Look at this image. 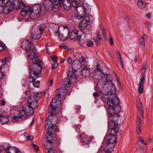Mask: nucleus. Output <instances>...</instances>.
Instances as JSON below:
<instances>
[{
    "label": "nucleus",
    "mask_w": 153,
    "mask_h": 153,
    "mask_svg": "<svg viewBox=\"0 0 153 153\" xmlns=\"http://www.w3.org/2000/svg\"><path fill=\"white\" fill-rule=\"evenodd\" d=\"M21 47L25 49L27 53V57L32 59L33 64L31 65L32 68L30 71L29 77L28 78V81L30 82H32L33 86H34V82L38 77L40 76L39 75L42 71V61L36 57L38 56V53L35 50L34 45H31L28 40L23 41Z\"/></svg>",
    "instance_id": "obj_1"
},
{
    "label": "nucleus",
    "mask_w": 153,
    "mask_h": 153,
    "mask_svg": "<svg viewBox=\"0 0 153 153\" xmlns=\"http://www.w3.org/2000/svg\"><path fill=\"white\" fill-rule=\"evenodd\" d=\"M111 76L109 74L104 76L105 79L104 83V87L108 86L111 88L110 91L103 92V95L104 100L106 102L108 107V110L110 116L114 113L119 112L121 110V106L119 105L120 100L119 98L115 95L116 89L113 83L111 81Z\"/></svg>",
    "instance_id": "obj_2"
},
{
    "label": "nucleus",
    "mask_w": 153,
    "mask_h": 153,
    "mask_svg": "<svg viewBox=\"0 0 153 153\" xmlns=\"http://www.w3.org/2000/svg\"><path fill=\"white\" fill-rule=\"evenodd\" d=\"M61 102L56 97H54L52 100L48 108L49 115L46 120V125L45 128L48 130L47 133V138L50 139L53 137V135L57 131H59V129L55 124L57 121L56 116V109L57 107H60Z\"/></svg>",
    "instance_id": "obj_3"
},
{
    "label": "nucleus",
    "mask_w": 153,
    "mask_h": 153,
    "mask_svg": "<svg viewBox=\"0 0 153 153\" xmlns=\"http://www.w3.org/2000/svg\"><path fill=\"white\" fill-rule=\"evenodd\" d=\"M38 107V100H36L30 105H25L20 108L17 116L14 115L12 119L13 122L24 120L28 116H32L34 113L33 110Z\"/></svg>",
    "instance_id": "obj_4"
},
{
    "label": "nucleus",
    "mask_w": 153,
    "mask_h": 153,
    "mask_svg": "<svg viewBox=\"0 0 153 153\" xmlns=\"http://www.w3.org/2000/svg\"><path fill=\"white\" fill-rule=\"evenodd\" d=\"M75 10L80 19H83L85 17V19L80 22L79 25V28L84 34H88L89 30V29L87 27V26L91 25L92 22L90 20L89 16L86 13V9L82 6L78 5H76Z\"/></svg>",
    "instance_id": "obj_5"
},
{
    "label": "nucleus",
    "mask_w": 153,
    "mask_h": 153,
    "mask_svg": "<svg viewBox=\"0 0 153 153\" xmlns=\"http://www.w3.org/2000/svg\"><path fill=\"white\" fill-rule=\"evenodd\" d=\"M72 81L71 79L68 77L63 79V86L60 89L56 90V96L59 98H61L63 99H65L66 95H70V94H68L67 93V88L71 84Z\"/></svg>",
    "instance_id": "obj_6"
},
{
    "label": "nucleus",
    "mask_w": 153,
    "mask_h": 153,
    "mask_svg": "<svg viewBox=\"0 0 153 153\" xmlns=\"http://www.w3.org/2000/svg\"><path fill=\"white\" fill-rule=\"evenodd\" d=\"M80 139V142L83 145H87L90 144L91 140L93 139L92 136H88L85 132H83L79 135Z\"/></svg>",
    "instance_id": "obj_7"
},
{
    "label": "nucleus",
    "mask_w": 153,
    "mask_h": 153,
    "mask_svg": "<svg viewBox=\"0 0 153 153\" xmlns=\"http://www.w3.org/2000/svg\"><path fill=\"white\" fill-rule=\"evenodd\" d=\"M119 131L118 128H116L115 130H111V133L108 136V142L116 143L117 141V137L116 134Z\"/></svg>",
    "instance_id": "obj_8"
},
{
    "label": "nucleus",
    "mask_w": 153,
    "mask_h": 153,
    "mask_svg": "<svg viewBox=\"0 0 153 153\" xmlns=\"http://www.w3.org/2000/svg\"><path fill=\"white\" fill-rule=\"evenodd\" d=\"M14 6V3L10 1H6V4L4 6V13H7L11 12L13 10Z\"/></svg>",
    "instance_id": "obj_9"
},
{
    "label": "nucleus",
    "mask_w": 153,
    "mask_h": 153,
    "mask_svg": "<svg viewBox=\"0 0 153 153\" xmlns=\"http://www.w3.org/2000/svg\"><path fill=\"white\" fill-rule=\"evenodd\" d=\"M62 2H60V6L63 5L64 9L67 10H69L71 7V4L73 3L70 0H61Z\"/></svg>",
    "instance_id": "obj_10"
},
{
    "label": "nucleus",
    "mask_w": 153,
    "mask_h": 153,
    "mask_svg": "<svg viewBox=\"0 0 153 153\" xmlns=\"http://www.w3.org/2000/svg\"><path fill=\"white\" fill-rule=\"evenodd\" d=\"M53 138L48 139L44 143V145L45 147L48 150L53 149Z\"/></svg>",
    "instance_id": "obj_11"
},
{
    "label": "nucleus",
    "mask_w": 153,
    "mask_h": 153,
    "mask_svg": "<svg viewBox=\"0 0 153 153\" xmlns=\"http://www.w3.org/2000/svg\"><path fill=\"white\" fill-rule=\"evenodd\" d=\"M50 27L49 31L51 33L57 34L59 33V29L60 28V27L58 25L52 24L51 25Z\"/></svg>",
    "instance_id": "obj_12"
},
{
    "label": "nucleus",
    "mask_w": 153,
    "mask_h": 153,
    "mask_svg": "<svg viewBox=\"0 0 153 153\" xmlns=\"http://www.w3.org/2000/svg\"><path fill=\"white\" fill-rule=\"evenodd\" d=\"M78 31L76 29H74L72 31L70 35V38L71 40H79V37L80 36L78 35Z\"/></svg>",
    "instance_id": "obj_13"
},
{
    "label": "nucleus",
    "mask_w": 153,
    "mask_h": 153,
    "mask_svg": "<svg viewBox=\"0 0 153 153\" xmlns=\"http://www.w3.org/2000/svg\"><path fill=\"white\" fill-rule=\"evenodd\" d=\"M115 146L114 144L113 143L109 142L107 143L105 148L106 152L110 153L112 152L114 150Z\"/></svg>",
    "instance_id": "obj_14"
},
{
    "label": "nucleus",
    "mask_w": 153,
    "mask_h": 153,
    "mask_svg": "<svg viewBox=\"0 0 153 153\" xmlns=\"http://www.w3.org/2000/svg\"><path fill=\"white\" fill-rule=\"evenodd\" d=\"M145 80V75H143L140 80L139 84L138 91L140 94H141L143 91V84Z\"/></svg>",
    "instance_id": "obj_15"
},
{
    "label": "nucleus",
    "mask_w": 153,
    "mask_h": 153,
    "mask_svg": "<svg viewBox=\"0 0 153 153\" xmlns=\"http://www.w3.org/2000/svg\"><path fill=\"white\" fill-rule=\"evenodd\" d=\"M36 14H39L41 11V6L40 4H36L33 5L30 9Z\"/></svg>",
    "instance_id": "obj_16"
},
{
    "label": "nucleus",
    "mask_w": 153,
    "mask_h": 153,
    "mask_svg": "<svg viewBox=\"0 0 153 153\" xmlns=\"http://www.w3.org/2000/svg\"><path fill=\"white\" fill-rule=\"evenodd\" d=\"M6 152V153H22L21 151L16 147L12 148L7 146Z\"/></svg>",
    "instance_id": "obj_17"
},
{
    "label": "nucleus",
    "mask_w": 153,
    "mask_h": 153,
    "mask_svg": "<svg viewBox=\"0 0 153 153\" xmlns=\"http://www.w3.org/2000/svg\"><path fill=\"white\" fill-rule=\"evenodd\" d=\"M108 126L111 130H115L117 128H118L117 127L118 123L117 121H114L113 120H111L110 122L108 121Z\"/></svg>",
    "instance_id": "obj_18"
},
{
    "label": "nucleus",
    "mask_w": 153,
    "mask_h": 153,
    "mask_svg": "<svg viewBox=\"0 0 153 153\" xmlns=\"http://www.w3.org/2000/svg\"><path fill=\"white\" fill-rule=\"evenodd\" d=\"M141 123V119L140 117L138 116L137 117V127L136 128V132L138 134H140L141 132V127L140 126V124Z\"/></svg>",
    "instance_id": "obj_19"
},
{
    "label": "nucleus",
    "mask_w": 153,
    "mask_h": 153,
    "mask_svg": "<svg viewBox=\"0 0 153 153\" xmlns=\"http://www.w3.org/2000/svg\"><path fill=\"white\" fill-rule=\"evenodd\" d=\"M137 4L138 7L141 9L146 10L147 9L146 3L144 1L141 0L139 1Z\"/></svg>",
    "instance_id": "obj_20"
},
{
    "label": "nucleus",
    "mask_w": 153,
    "mask_h": 153,
    "mask_svg": "<svg viewBox=\"0 0 153 153\" xmlns=\"http://www.w3.org/2000/svg\"><path fill=\"white\" fill-rule=\"evenodd\" d=\"M11 58L8 57L6 58H3L2 60H0V65L3 67L5 65L9 66L10 64L9 62L11 61Z\"/></svg>",
    "instance_id": "obj_21"
},
{
    "label": "nucleus",
    "mask_w": 153,
    "mask_h": 153,
    "mask_svg": "<svg viewBox=\"0 0 153 153\" xmlns=\"http://www.w3.org/2000/svg\"><path fill=\"white\" fill-rule=\"evenodd\" d=\"M0 121L2 122L1 123L2 125L8 123L9 121V117L8 115L0 114Z\"/></svg>",
    "instance_id": "obj_22"
},
{
    "label": "nucleus",
    "mask_w": 153,
    "mask_h": 153,
    "mask_svg": "<svg viewBox=\"0 0 153 153\" xmlns=\"http://www.w3.org/2000/svg\"><path fill=\"white\" fill-rule=\"evenodd\" d=\"M78 60L79 62V63L80 64V66L82 68H86L85 66H87L88 63L85 61V59L84 56H82Z\"/></svg>",
    "instance_id": "obj_23"
},
{
    "label": "nucleus",
    "mask_w": 153,
    "mask_h": 153,
    "mask_svg": "<svg viewBox=\"0 0 153 153\" xmlns=\"http://www.w3.org/2000/svg\"><path fill=\"white\" fill-rule=\"evenodd\" d=\"M137 105L138 110L139 111V112L140 113V115H141V117L143 119L144 114L143 110V107L142 106V103L140 101H138V102H137Z\"/></svg>",
    "instance_id": "obj_24"
},
{
    "label": "nucleus",
    "mask_w": 153,
    "mask_h": 153,
    "mask_svg": "<svg viewBox=\"0 0 153 153\" xmlns=\"http://www.w3.org/2000/svg\"><path fill=\"white\" fill-rule=\"evenodd\" d=\"M147 41V36L145 34H144L143 36L141 37L140 39V45L141 46L144 48L145 47V42Z\"/></svg>",
    "instance_id": "obj_25"
},
{
    "label": "nucleus",
    "mask_w": 153,
    "mask_h": 153,
    "mask_svg": "<svg viewBox=\"0 0 153 153\" xmlns=\"http://www.w3.org/2000/svg\"><path fill=\"white\" fill-rule=\"evenodd\" d=\"M58 35L59 38L60 40L62 41H65L68 38V34H67L66 32H64L63 33H59Z\"/></svg>",
    "instance_id": "obj_26"
},
{
    "label": "nucleus",
    "mask_w": 153,
    "mask_h": 153,
    "mask_svg": "<svg viewBox=\"0 0 153 153\" xmlns=\"http://www.w3.org/2000/svg\"><path fill=\"white\" fill-rule=\"evenodd\" d=\"M30 7L29 6H24L23 9H22L21 15L23 16H25L27 15L29 11L30 10Z\"/></svg>",
    "instance_id": "obj_27"
},
{
    "label": "nucleus",
    "mask_w": 153,
    "mask_h": 153,
    "mask_svg": "<svg viewBox=\"0 0 153 153\" xmlns=\"http://www.w3.org/2000/svg\"><path fill=\"white\" fill-rule=\"evenodd\" d=\"M68 77L72 79H76V76L75 74V71H73L72 70H69L67 72Z\"/></svg>",
    "instance_id": "obj_28"
},
{
    "label": "nucleus",
    "mask_w": 153,
    "mask_h": 153,
    "mask_svg": "<svg viewBox=\"0 0 153 153\" xmlns=\"http://www.w3.org/2000/svg\"><path fill=\"white\" fill-rule=\"evenodd\" d=\"M85 68H82V74L85 76H89L90 75V71L88 69L87 66H85Z\"/></svg>",
    "instance_id": "obj_29"
},
{
    "label": "nucleus",
    "mask_w": 153,
    "mask_h": 153,
    "mask_svg": "<svg viewBox=\"0 0 153 153\" xmlns=\"http://www.w3.org/2000/svg\"><path fill=\"white\" fill-rule=\"evenodd\" d=\"M80 65L79 62L78 60H75L72 62V67L73 69L76 70Z\"/></svg>",
    "instance_id": "obj_30"
},
{
    "label": "nucleus",
    "mask_w": 153,
    "mask_h": 153,
    "mask_svg": "<svg viewBox=\"0 0 153 153\" xmlns=\"http://www.w3.org/2000/svg\"><path fill=\"white\" fill-rule=\"evenodd\" d=\"M82 35L84 36L83 34H82L79 37V40H77V41L79 42V44L80 45H82L83 44L85 43L87 41V39L85 37H82Z\"/></svg>",
    "instance_id": "obj_31"
},
{
    "label": "nucleus",
    "mask_w": 153,
    "mask_h": 153,
    "mask_svg": "<svg viewBox=\"0 0 153 153\" xmlns=\"http://www.w3.org/2000/svg\"><path fill=\"white\" fill-rule=\"evenodd\" d=\"M29 15L31 19H35L38 17V14H36L34 12L30 10Z\"/></svg>",
    "instance_id": "obj_32"
},
{
    "label": "nucleus",
    "mask_w": 153,
    "mask_h": 153,
    "mask_svg": "<svg viewBox=\"0 0 153 153\" xmlns=\"http://www.w3.org/2000/svg\"><path fill=\"white\" fill-rule=\"evenodd\" d=\"M43 27H40L39 28V31L40 32V34H39V36L38 37H36V35L34 34L33 35V34H32L31 35V38L32 39H39V38L42 35V32L43 31Z\"/></svg>",
    "instance_id": "obj_33"
},
{
    "label": "nucleus",
    "mask_w": 153,
    "mask_h": 153,
    "mask_svg": "<svg viewBox=\"0 0 153 153\" xmlns=\"http://www.w3.org/2000/svg\"><path fill=\"white\" fill-rule=\"evenodd\" d=\"M49 1L51 2V3L54 5H57L59 4L60 2H62L61 0H49Z\"/></svg>",
    "instance_id": "obj_34"
},
{
    "label": "nucleus",
    "mask_w": 153,
    "mask_h": 153,
    "mask_svg": "<svg viewBox=\"0 0 153 153\" xmlns=\"http://www.w3.org/2000/svg\"><path fill=\"white\" fill-rule=\"evenodd\" d=\"M60 27V28H62L64 29V30H63L64 32H66L67 34H69V31L67 26H62Z\"/></svg>",
    "instance_id": "obj_35"
},
{
    "label": "nucleus",
    "mask_w": 153,
    "mask_h": 153,
    "mask_svg": "<svg viewBox=\"0 0 153 153\" xmlns=\"http://www.w3.org/2000/svg\"><path fill=\"white\" fill-rule=\"evenodd\" d=\"M93 96L95 97V100L94 101V102L95 103H96L99 99L98 94L97 92H95L93 94Z\"/></svg>",
    "instance_id": "obj_36"
},
{
    "label": "nucleus",
    "mask_w": 153,
    "mask_h": 153,
    "mask_svg": "<svg viewBox=\"0 0 153 153\" xmlns=\"http://www.w3.org/2000/svg\"><path fill=\"white\" fill-rule=\"evenodd\" d=\"M138 139L140 142L144 144L145 145H146L147 143L144 140L143 138L141 137H138Z\"/></svg>",
    "instance_id": "obj_37"
},
{
    "label": "nucleus",
    "mask_w": 153,
    "mask_h": 153,
    "mask_svg": "<svg viewBox=\"0 0 153 153\" xmlns=\"http://www.w3.org/2000/svg\"><path fill=\"white\" fill-rule=\"evenodd\" d=\"M33 94H35L36 97L40 98L42 96V92H36V93H34Z\"/></svg>",
    "instance_id": "obj_38"
},
{
    "label": "nucleus",
    "mask_w": 153,
    "mask_h": 153,
    "mask_svg": "<svg viewBox=\"0 0 153 153\" xmlns=\"http://www.w3.org/2000/svg\"><path fill=\"white\" fill-rule=\"evenodd\" d=\"M3 67L0 65V79L4 77V75L3 74V73L1 71Z\"/></svg>",
    "instance_id": "obj_39"
},
{
    "label": "nucleus",
    "mask_w": 153,
    "mask_h": 153,
    "mask_svg": "<svg viewBox=\"0 0 153 153\" xmlns=\"http://www.w3.org/2000/svg\"><path fill=\"white\" fill-rule=\"evenodd\" d=\"M86 45L89 47H92L93 45V42L92 41H89L87 42Z\"/></svg>",
    "instance_id": "obj_40"
},
{
    "label": "nucleus",
    "mask_w": 153,
    "mask_h": 153,
    "mask_svg": "<svg viewBox=\"0 0 153 153\" xmlns=\"http://www.w3.org/2000/svg\"><path fill=\"white\" fill-rule=\"evenodd\" d=\"M32 146L33 148L36 151H38L39 150V148L37 145L34 143H33L32 144Z\"/></svg>",
    "instance_id": "obj_41"
},
{
    "label": "nucleus",
    "mask_w": 153,
    "mask_h": 153,
    "mask_svg": "<svg viewBox=\"0 0 153 153\" xmlns=\"http://www.w3.org/2000/svg\"><path fill=\"white\" fill-rule=\"evenodd\" d=\"M58 66V63L57 62H55L52 65V68L53 69H55L57 68Z\"/></svg>",
    "instance_id": "obj_42"
},
{
    "label": "nucleus",
    "mask_w": 153,
    "mask_h": 153,
    "mask_svg": "<svg viewBox=\"0 0 153 153\" xmlns=\"http://www.w3.org/2000/svg\"><path fill=\"white\" fill-rule=\"evenodd\" d=\"M27 101L28 102V105H30L34 102L32 99L31 98V97H29Z\"/></svg>",
    "instance_id": "obj_43"
},
{
    "label": "nucleus",
    "mask_w": 153,
    "mask_h": 153,
    "mask_svg": "<svg viewBox=\"0 0 153 153\" xmlns=\"http://www.w3.org/2000/svg\"><path fill=\"white\" fill-rule=\"evenodd\" d=\"M51 58L54 62H57L58 59L57 57L56 56H51Z\"/></svg>",
    "instance_id": "obj_44"
},
{
    "label": "nucleus",
    "mask_w": 153,
    "mask_h": 153,
    "mask_svg": "<svg viewBox=\"0 0 153 153\" xmlns=\"http://www.w3.org/2000/svg\"><path fill=\"white\" fill-rule=\"evenodd\" d=\"M102 34L103 37L105 38L106 36V31L104 28H102Z\"/></svg>",
    "instance_id": "obj_45"
},
{
    "label": "nucleus",
    "mask_w": 153,
    "mask_h": 153,
    "mask_svg": "<svg viewBox=\"0 0 153 153\" xmlns=\"http://www.w3.org/2000/svg\"><path fill=\"white\" fill-rule=\"evenodd\" d=\"M146 69V67L145 66H143L142 67V68H141V70H140L141 72L142 76L143 75H144L143 74V73L145 71Z\"/></svg>",
    "instance_id": "obj_46"
},
{
    "label": "nucleus",
    "mask_w": 153,
    "mask_h": 153,
    "mask_svg": "<svg viewBox=\"0 0 153 153\" xmlns=\"http://www.w3.org/2000/svg\"><path fill=\"white\" fill-rule=\"evenodd\" d=\"M118 61L120 62V65L122 68H124V66H123V60H122V58H121L120 57V58L119 59V60H118Z\"/></svg>",
    "instance_id": "obj_47"
},
{
    "label": "nucleus",
    "mask_w": 153,
    "mask_h": 153,
    "mask_svg": "<svg viewBox=\"0 0 153 153\" xmlns=\"http://www.w3.org/2000/svg\"><path fill=\"white\" fill-rule=\"evenodd\" d=\"M117 57L118 59V60H119L120 58V57L122 58L121 57L120 53L119 51H117L116 53Z\"/></svg>",
    "instance_id": "obj_48"
},
{
    "label": "nucleus",
    "mask_w": 153,
    "mask_h": 153,
    "mask_svg": "<svg viewBox=\"0 0 153 153\" xmlns=\"http://www.w3.org/2000/svg\"><path fill=\"white\" fill-rule=\"evenodd\" d=\"M33 139V136L29 135L27 138H26L27 140L31 141Z\"/></svg>",
    "instance_id": "obj_49"
},
{
    "label": "nucleus",
    "mask_w": 153,
    "mask_h": 153,
    "mask_svg": "<svg viewBox=\"0 0 153 153\" xmlns=\"http://www.w3.org/2000/svg\"><path fill=\"white\" fill-rule=\"evenodd\" d=\"M72 2H74L76 4H79L80 2V0H70Z\"/></svg>",
    "instance_id": "obj_50"
},
{
    "label": "nucleus",
    "mask_w": 153,
    "mask_h": 153,
    "mask_svg": "<svg viewBox=\"0 0 153 153\" xmlns=\"http://www.w3.org/2000/svg\"><path fill=\"white\" fill-rule=\"evenodd\" d=\"M48 153H57V152L54 149H51L48 150Z\"/></svg>",
    "instance_id": "obj_51"
},
{
    "label": "nucleus",
    "mask_w": 153,
    "mask_h": 153,
    "mask_svg": "<svg viewBox=\"0 0 153 153\" xmlns=\"http://www.w3.org/2000/svg\"><path fill=\"white\" fill-rule=\"evenodd\" d=\"M4 46L1 44L0 43V51H2L4 50Z\"/></svg>",
    "instance_id": "obj_52"
},
{
    "label": "nucleus",
    "mask_w": 153,
    "mask_h": 153,
    "mask_svg": "<svg viewBox=\"0 0 153 153\" xmlns=\"http://www.w3.org/2000/svg\"><path fill=\"white\" fill-rule=\"evenodd\" d=\"M109 42H110V45L111 46H112L113 45V38L112 37H111L109 39Z\"/></svg>",
    "instance_id": "obj_53"
},
{
    "label": "nucleus",
    "mask_w": 153,
    "mask_h": 153,
    "mask_svg": "<svg viewBox=\"0 0 153 153\" xmlns=\"http://www.w3.org/2000/svg\"><path fill=\"white\" fill-rule=\"evenodd\" d=\"M53 80L52 79H50L49 80L48 82V85L49 86H51L52 85V83Z\"/></svg>",
    "instance_id": "obj_54"
},
{
    "label": "nucleus",
    "mask_w": 153,
    "mask_h": 153,
    "mask_svg": "<svg viewBox=\"0 0 153 153\" xmlns=\"http://www.w3.org/2000/svg\"><path fill=\"white\" fill-rule=\"evenodd\" d=\"M101 67L99 64H98L96 68V69L100 71H101L100 68Z\"/></svg>",
    "instance_id": "obj_55"
},
{
    "label": "nucleus",
    "mask_w": 153,
    "mask_h": 153,
    "mask_svg": "<svg viewBox=\"0 0 153 153\" xmlns=\"http://www.w3.org/2000/svg\"><path fill=\"white\" fill-rule=\"evenodd\" d=\"M4 6L2 5H0V14L3 12L4 13Z\"/></svg>",
    "instance_id": "obj_56"
},
{
    "label": "nucleus",
    "mask_w": 153,
    "mask_h": 153,
    "mask_svg": "<svg viewBox=\"0 0 153 153\" xmlns=\"http://www.w3.org/2000/svg\"><path fill=\"white\" fill-rule=\"evenodd\" d=\"M79 118L80 120H80V122H81L85 118V116L83 115H80L79 117Z\"/></svg>",
    "instance_id": "obj_57"
},
{
    "label": "nucleus",
    "mask_w": 153,
    "mask_h": 153,
    "mask_svg": "<svg viewBox=\"0 0 153 153\" xmlns=\"http://www.w3.org/2000/svg\"><path fill=\"white\" fill-rule=\"evenodd\" d=\"M68 64H71L72 62V59L71 58L69 57L68 59Z\"/></svg>",
    "instance_id": "obj_58"
},
{
    "label": "nucleus",
    "mask_w": 153,
    "mask_h": 153,
    "mask_svg": "<svg viewBox=\"0 0 153 153\" xmlns=\"http://www.w3.org/2000/svg\"><path fill=\"white\" fill-rule=\"evenodd\" d=\"M145 24L148 27H150L151 26V24L150 23L148 22H145Z\"/></svg>",
    "instance_id": "obj_59"
},
{
    "label": "nucleus",
    "mask_w": 153,
    "mask_h": 153,
    "mask_svg": "<svg viewBox=\"0 0 153 153\" xmlns=\"http://www.w3.org/2000/svg\"><path fill=\"white\" fill-rule=\"evenodd\" d=\"M81 108V107L79 106H77L76 109L77 110V113H79L80 112V109Z\"/></svg>",
    "instance_id": "obj_60"
},
{
    "label": "nucleus",
    "mask_w": 153,
    "mask_h": 153,
    "mask_svg": "<svg viewBox=\"0 0 153 153\" xmlns=\"http://www.w3.org/2000/svg\"><path fill=\"white\" fill-rule=\"evenodd\" d=\"M151 14L149 13L146 14V16L148 18L150 19L151 18Z\"/></svg>",
    "instance_id": "obj_61"
},
{
    "label": "nucleus",
    "mask_w": 153,
    "mask_h": 153,
    "mask_svg": "<svg viewBox=\"0 0 153 153\" xmlns=\"http://www.w3.org/2000/svg\"><path fill=\"white\" fill-rule=\"evenodd\" d=\"M24 136L25 137L26 139L29 136L28 133H25L24 134Z\"/></svg>",
    "instance_id": "obj_62"
},
{
    "label": "nucleus",
    "mask_w": 153,
    "mask_h": 153,
    "mask_svg": "<svg viewBox=\"0 0 153 153\" xmlns=\"http://www.w3.org/2000/svg\"><path fill=\"white\" fill-rule=\"evenodd\" d=\"M101 39V37H99L98 38H97L96 40H95V41L96 42H98Z\"/></svg>",
    "instance_id": "obj_63"
},
{
    "label": "nucleus",
    "mask_w": 153,
    "mask_h": 153,
    "mask_svg": "<svg viewBox=\"0 0 153 153\" xmlns=\"http://www.w3.org/2000/svg\"><path fill=\"white\" fill-rule=\"evenodd\" d=\"M96 35L97 36V38H98L99 37H100L99 32H97L96 33Z\"/></svg>",
    "instance_id": "obj_64"
}]
</instances>
